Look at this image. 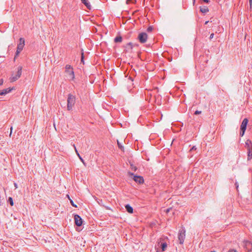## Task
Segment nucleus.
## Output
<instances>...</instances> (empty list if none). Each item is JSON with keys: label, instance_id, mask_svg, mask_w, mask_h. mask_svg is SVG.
Masks as SVG:
<instances>
[{"label": "nucleus", "instance_id": "f257e3e1", "mask_svg": "<svg viewBox=\"0 0 252 252\" xmlns=\"http://www.w3.org/2000/svg\"><path fill=\"white\" fill-rule=\"evenodd\" d=\"M76 101V97L75 95L69 94L67 96V109L68 111L72 110Z\"/></svg>", "mask_w": 252, "mask_h": 252}, {"label": "nucleus", "instance_id": "f03ea898", "mask_svg": "<svg viewBox=\"0 0 252 252\" xmlns=\"http://www.w3.org/2000/svg\"><path fill=\"white\" fill-rule=\"evenodd\" d=\"M25 46V39L23 38H20L19 39V42L17 45V50L15 53L14 59L19 55L20 53L22 51Z\"/></svg>", "mask_w": 252, "mask_h": 252}, {"label": "nucleus", "instance_id": "7ed1b4c3", "mask_svg": "<svg viewBox=\"0 0 252 252\" xmlns=\"http://www.w3.org/2000/svg\"><path fill=\"white\" fill-rule=\"evenodd\" d=\"M249 120L247 118H245L241 125L240 126V132L239 133L240 136L242 137L245 134V131L247 128V126Z\"/></svg>", "mask_w": 252, "mask_h": 252}, {"label": "nucleus", "instance_id": "20e7f679", "mask_svg": "<svg viewBox=\"0 0 252 252\" xmlns=\"http://www.w3.org/2000/svg\"><path fill=\"white\" fill-rule=\"evenodd\" d=\"M186 230L185 228H182L181 229H180L178 233V239L180 242V244H183L184 242V240L186 236Z\"/></svg>", "mask_w": 252, "mask_h": 252}, {"label": "nucleus", "instance_id": "39448f33", "mask_svg": "<svg viewBox=\"0 0 252 252\" xmlns=\"http://www.w3.org/2000/svg\"><path fill=\"white\" fill-rule=\"evenodd\" d=\"M22 66H19L18 67V70L15 76H12L10 78V82H14L18 80L22 74Z\"/></svg>", "mask_w": 252, "mask_h": 252}, {"label": "nucleus", "instance_id": "423d86ee", "mask_svg": "<svg viewBox=\"0 0 252 252\" xmlns=\"http://www.w3.org/2000/svg\"><path fill=\"white\" fill-rule=\"evenodd\" d=\"M65 72L68 74L70 79L73 80L74 78V73L72 66L69 64L65 66Z\"/></svg>", "mask_w": 252, "mask_h": 252}, {"label": "nucleus", "instance_id": "0eeeda50", "mask_svg": "<svg viewBox=\"0 0 252 252\" xmlns=\"http://www.w3.org/2000/svg\"><path fill=\"white\" fill-rule=\"evenodd\" d=\"M137 38L141 43H144L147 41L148 35L145 32H141L138 34Z\"/></svg>", "mask_w": 252, "mask_h": 252}, {"label": "nucleus", "instance_id": "6e6552de", "mask_svg": "<svg viewBox=\"0 0 252 252\" xmlns=\"http://www.w3.org/2000/svg\"><path fill=\"white\" fill-rule=\"evenodd\" d=\"M129 174L133 176V179L135 182L138 183L139 184H141L144 183V180L143 177L141 176L135 175L132 173H129Z\"/></svg>", "mask_w": 252, "mask_h": 252}, {"label": "nucleus", "instance_id": "1a4fd4ad", "mask_svg": "<svg viewBox=\"0 0 252 252\" xmlns=\"http://www.w3.org/2000/svg\"><path fill=\"white\" fill-rule=\"evenodd\" d=\"M74 219L75 221V224L77 226H80L82 225L83 223V220L80 216L78 215H75L74 216Z\"/></svg>", "mask_w": 252, "mask_h": 252}, {"label": "nucleus", "instance_id": "9d476101", "mask_svg": "<svg viewBox=\"0 0 252 252\" xmlns=\"http://www.w3.org/2000/svg\"><path fill=\"white\" fill-rule=\"evenodd\" d=\"M13 89V88H9L5 89H3L2 91H0V95H3L7 94L10 93Z\"/></svg>", "mask_w": 252, "mask_h": 252}, {"label": "nucleus", "instance_id": "9b49d317", "mask_svg": "<svg viewBox=\"0 0 252 252\" xmlns=\"http://www.w3.org/2000/svg\"><path fill=\"white\" fill-rule=\"evenodd\" d=\"M244 247L246 249H248L249 247H251V249H252V242L248 240L244 241Z\"/></svg>", "mask_w": 252, "mask_h": 252}, {"label": "nucleus", "instance_id": "f8f14e48", "mask_svg": "<svg viewBox=\"0 0 252 252\" xmlns=\"http://www.w3.org/2000/svg\"><path fill=\"white\" fill-rule=\"evenodd\" d=\"M125 208L126 209V211L130 214L133 213V208L129 204H126L125 206Z\"/></svg>", "mask_w": 252, "mask_h": 252}, {"label": "nucleus", "instance_id": "ddd939ff", "mask_svg": "<svg viewBox=\"0 0 252 252\" xmlns=\"http://www.w3.org/2000/svg\"><path fill=\"white\" fill-rule=\"evenodd\" d=\"M73 147H74V149H75V152L77 155V156L78 157V158H79V159H80V160L82 162V163L85 165H86V163L85 162L84 159H83V158L81 157V156L80 155L79 153H78L75 145L74 144L73 145Z\"/></svg>", "mask_w": 252, "mask_h": 252}, {"label": "nucleus", "instance_id": "4468645a", "mask_svg": "<svg viewBox=\"0 0 252 252\" xmlns=\"http://www.w3.org/2000/svg\"><path fill=\"white\" fill-rule=\"evenodd\" d=\"M247 151V159L248 160H250L252 158V149L249 148V149Z\"/></svg>", "mask_w": 252, "mask_h": 252}, {"label": "nucleus", "instance_id": "2eb2a0df", "mask_svg": "<svg viewBox=\"0 0 252 252\" xmlns=\"http://www.w3.org/2000/svg\"><path fill=\"white\" fill-rule=\"evenodd\" d=\"M82 2L88 8L91 9L92 6L87 0H81Z\"/></svg>", "mask_w": 252, "mask_h": 252}, {"label": "nucleus", "instance_id": "dca6fc26", "mask_svg": "<svg viewBox=\"0 0 252 252\" xmlns=\"http://www.w3.org/2000/svg\"><path fill=\"white\" fill-rule=\"evenodd\" d=\"M200 11L203 13H206L209 11V9L207 6H204L200 7Z\"/></svg>", "mask_w": 252, "mask_h": 252}, {"label": "nucleus", "instance_id": "f3484780", "mask_svg": "<svg viewBox=\"0 0 252 252\" xmlns=\"http://www.w3.org/2000/svg\"><path fill=\"white\" fill-rule=\"evenodd\" d=\"M245 144L247 150L249 149V148L250 149H252V143L251 140H247Z\"/></svg>", "mask_w": 252, "mask_h": 252}, {"label": "nucleus", "instance_id": "a211bd4d", "mask_svg": "<svg viewBox=\"0 0 252 252\" xmlns=\"http://www.w3.org/2000/svg\"><path fill=\"white\" fill-rule=\"evenodd\" d=\"M167 245L166 242L161 243L160 245V247L161 248L162 252H164L165 251L166 248H167Z\"/></svg>", "mask_w": 252, "mask_h": 252}, {"label": "nucleus", "instance_id": "6ab92c4d", "mask_svg": "<svg viewBox=\"0 0 252 252\" xmlns=\"http://www.w3.org/2000/svg\"><path fill=\"white\" fill-rule=\"evenodd\" d=\"M122 37L121 36H117L115 38H114V41L115 42H122Z\"/></svg>", "mask_w": 252, "mask_h": 252}, {"label": "nucleus", "instance_id": "aec40b11", "mask_svg": "<svg viewBox=\"0 0 252 252\" xmlns=\"http://www.w3.org/2000/svg\"><path fill=\"white\" fill-rule=\"evenodd\" d=\"M117 144H118V147L122 150V151H124V146H122V145L121 144V143L118 141L117 140Z\"/></svg>", "mask_w": 252, "mask_h": 252}, {"label": "nucleus", "instance_id": "412c9836", "mask_svg": "<svg viewBox=\"0 0 252 252\" xmlns=\"http://www.w3.org/2000/svg\"><path fill=\"white\" fill-rule=\"evenodd\" d=\"M8 201L9 202V203H10L11 206H13V199H12V197H9L8 198Z\"/></svg>", "mask_w": 252, "mask_h": 252}, {"label": "nucleus", "instance_id": "4be33fe9", "mask_svg": "<svg viewBox=\"0 0 252 252\" xmlns=\"http://www.w3.org/2000/svg\"><path fill=\"white\" fill-rule=\"evenodd\" d=\"M69 200H70V203H71V205H72V206H73V207H75V208H77V206L75 204H74V202L73 201V200H71V199H69Z\"/></svg>", "mask_w": 252, "mask_h": 252}, {"label": "nucleus", "instance_id": "5701e85b", "mask_svg": "<svg viewBox=\"0 0 252 252\" xmlns=\"http://www.w3.org/2000/svg\"><path fill=\"white\" fill-rule=\"evenodd\" d=\"M153 30V27H152V26H149V27L147 28V31L148 32H152V30Z\"/></svg>", "mask_w": 252, "mask_h": 252}, {"label": "nucleus", "instance_id": "b1692460", "mask_svg": "<svg viewBox=\"0 0 252 252\" xmlns=\"http://www.w3.org/2000/svg\"><path fill=\"white\" fill-rule=\"evenodd\" d=\"M84 53H83V52H82L81 54V63H83V64H84Z\"/></svg>", "mask_w": 252, "mask_h": 252}, {"label": "nucleus", "instance_id": "393cba45", "mask_svg": "<svg viewBox=\"0 0 252 252\" xmlns=\"http://www.w3.org/2000/svg\"><path fill=\"white\" fill-rule=\"evenodd\" d=\"M201 113V111H198V110H196L194 112V114L195 115H198V114H200Z\"/></svg>", "mask_w": 252, "mask_h": 252}, {"label": "nucleus", "instance_id": "a878e982", "mask_svg": "<svg viewBox=\"0 0 252 252\" xmlns=\"http://www.w3.org/2000/svg\"><path fill=\"white\" fill-rule=\"evenodd\" d=\"M214 34L213 33H211V34H210V36L209 38H210V39H212L214 37Z\"/></svg>", "mask_w": 252, "mask_h": 252}, {"label": "nucleus", "instance_id": "bb28decb", "mask_svg": "<svg viewBox=\"0 0 252 252\" xmlns=\"http://www.w3.org/2000/svg\"><path fill=\"white\" fill-rule=\"evenodd\" d=\"M196 150V148L195 146H193L190 150V151H193V150Z\"/></svg>", "mask_w": 252, "mask_h": 252}, {"label": "nucleus", "instance_id": "cd10ccee", "mask_svg": "<svg viewBox=\"0 0 252 252\" xmlns=\"http://www.w3.org/2000/svg\"><path fill=\"white\" fill-rule=\"evenodd\" d=\"M228 252H237V251L234 249H231Z\"/></svg>", "mask_w": 252, "mask_h": 252}, {"label": "nucleus", "instance_id": "c85d7f7f", "mask_svg": "<svg viewBox=\"0 0 252 252\" xmlns=\"http://www.w3.org/2000/svg\"><path fill=\"white\" fill-rule=\"evenodd\" d=\"M3 83V80L2 79H0V86H1Z\"/></svg>", "mask_w": 252, "mask_h": 252}, {"label": "nucleus", "instance_id": "c756f323", "mask_svg": "<svg viewBox=\"0 0 252 252\" xmlns=\"http://www.w3.org/2000/svg\"><path fill=\"white\" fill-rule=\"evenodd\" d=\"M202 1L207 3H208L210 2L209 0H202Z\"/></svg>", "mask_w": 252, "mask_h": 252}, {"label": "nucleus", "instance_id": "7c9ffc66", "mask_svg": "<svg viewBox=\"0 0 252 252\" xmlns=\"http://www.w3.org/2000/svg\"><path fill=\"white\" fill-rule=\"evenodd\" d=\"M250 6L252 5V0H249Z\"/></svg>", "mask_w": 252, "mask_h": 252}, {"label": "nucleus", "instance_id": "2f4dec72", "mask_svg": "<svg viewBox=\"0 0 252 252\" xmlns=\"http://www.w3.org/2000/svg\"><path fill=\"white\" fill-rule=\"evenodd\" d=\"M127 46H129L130 47V48H132V45H131V43H129L127 44Z\"/></svg>", "mask_w": 252, "mask_h": 252}, {"label": "nucleus", "instance_id": "473e14b6", "mask_svg": "<svg viewBox=\"0 0 252 252\" xmlns=\"http://www.w3.org/2000/svg\"><path fill=\"white\" fill-rule=\"evenodd\" d=\"M12 127L11 126V128H10V136L11 135V133H12Z\"/></svg>", "mask_w": 252, "mask_h": 252}, {"label": "nucleus", "instance_id": "72a5a7b5", "mask_svg": "<svg viewBox=\"0 0 252 252\" xmlns=\"http://www.w3.org/2000/svg\"><path fill=\"white\" fill-rule=\"evenodd\" d=\"M235 185V186H236L237 189H238V183H236Z\"/></svg>", "mask_w": 252, "mask_h": 252}, {"label": "nucleus", "instance_id": "f704fd0d", "mask_svg": "<svg viewBox=\"0 0 252 252\" xmlns=\"http://www.w3.org/2000/svg\"><path fill=\"white\" fill-rule=\"evenodd\" d=\"M129 79H130L131 81H133V80L132 79V77L129 76V78H128Z\"/></svg>", "mask_w": 252, "mask_h": 252}, {"label": "nucleus", "instance_id": "c9c22d12", "mask_svg": "<svg viewBox=\"0 0 252 252\" xmlns=\"http://www.w3.org/2000/svg\"><path fill=\"white\" fill-rule=\"evenodd\" d=\"M209 23V21H206L205 23V25H207L208 23Z\"/></svg>", "mask_w": 252, "mask_h": 252}, {"label": "nucleus", "instance_id": "e433bc0d", "mask_svg": "<svg viewBox=\"0 0 252 252\" xmlns=\"http://www.w3.org/2000/svg\"><path fill=\"white\" fill-rule=\"evenodd\" d=\"M133 169H134V171H136L137 168L135 167L134 168H133Z\"/></svg>", "mask_w": 252, "mask_h": 252}, {"label": "nucleus", "instance_id": "4c0bfd02", "mask_svg": "<svg viewBox=\"0 0 252 252\" xmlns=\"http://www.w3.org/2000/svg\"><path fill=\"white\" fill-rule=\"evenodd\" d=\"M133 169H134V171H136L137 168L135 167L134 168H133Z\"/></svg>", "mask_w": 252, "mask_h": 252}, {"label": "nucleus", "instance_id": "58836bf2", "mask_svg": "<svg viewBox=\"0 0 252 252\" xmlns=\"http://www.w3.org/2000/svg\"><path fill=\"white\" fill-rule=\"evenodd\" d=\"M15 187L17 188V184L16 183L14 184Z\"/></svg>", "mask_w": 252, "mask_h": 252}, {"label": "nucleus", "instance_id": "ea45409f", "mask_svg": "<svg viewBox=\"0 0 252 252\" xmlns=\"http://www.w3.org/2000/svg\"><path fill=\"white\" fill-rule=\"evenodd\" d=\"M215 252V251H211V252Z\"/></svg>", "mask_w": 252, "mask_h": 252}, {"label": "nucleus", "instance_id": "a19ab883", "mask_svg": "<svg viewBox=\"0 0 252 252\" xmlns=\"http://www.w3.org/2000/svg\"><path fill=\"white\" fill-rule=\"evenodd\" d=\"M194 1H195V0H194Z\"/></svg>", "mask_w": 252, "mask_h": 252}]
</instances>
